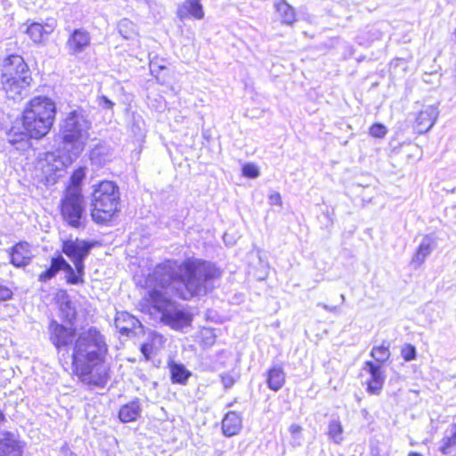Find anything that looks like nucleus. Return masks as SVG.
I'll return each instance as SVG.
<instances>
[{
	"label": "nucleus",
	"mask_w": 456,
	"mask_h": 456,
	"mask_svg": "<svg viewBox=\"0 0 456 456\" xmlns=\"http://www.w3.org/2000/svg\"><path fill=\"white\" fill-rule=\"evenodd\" d=\"M221 275L220 268L200 258L187 257L182 262L165 259L145 276L148 290L139 302V310L151 317L159 316L174 330H183L191 326L193 314L178 307L168 291L183 300L206 295L213 290V281Z\"/></svg>",
	"instance_id": "nucleus-1"
},
{
	"label": "nucleus",
	"mask_w": 456,
	"mask_h": 456,
	"mask_svg": "<svg viewBox=\"0 0 456 456\" xmlns=\"http://www.w3.org/2000/svg\"><path fill=\"white\" fill-rule=\"evenodd\" d=\"M49 340L58 352L71 346V375L90 387H104L110 378L106 364L109 346L101 330L91 326L77 333L73 325L66 326L56 320L48 325Z\"/></svg>",
	"instance_id": "nucleus-2"
},
{
	"label": "nucleus",
	"mask_w": 456,
	"mask_h": 456,
	"mask_svg": "<svg viewBox=\"0 0 456 456\" xmlns=\"http://www.w3.org/2000/svg\"><path fill=\"white\" fill-rule=\"evenodd\" d=\"M57 115L55 102L47 95L38 94L25 103L20 120L22 129L12 126L7 132L8 142L19 149L31 140L45 138L53 128Z\"/></svg>",
	"instance_id": "nucleus-3"
},
{
	"label": "nucleus",
	"mask_w": 456,
	"mask_h": 456,
	"mask_svg": "<svg viewBox=\"0 0 456 456\" xmlns=\"http://www.w3.org/2000/svg\"><path fill=\"white\" fill-rule=\"evenodd\" d=\"M121 212L120 191L116 183L102 180L96 183L90 197V216L100 226H110Z\"/></svg>",
	"instance_id": "nucleus-4"
},
{
	"label": "nucleus",
	"mask_w": 456,
	"mask_h": 456,
	"mask_svg": "<svg viewBox=\"0 0 456 456\" xmlns=\"http://www.w3.org/2000/svg\"><path fill=\"white\" fill-rule=\"evenodd\" d=\"M33 83L30 69L21 55H7L2 63L1 88L10 99H22L23 92Z\"/></svg>",
	"instance_id": "nucleus-5"
},
{
	"label": "nucleus",
	"mask_w": 456,
	"mask_h": 456,
	"mask_svg": "<svg viewBox=\"0 0 456 456\" xmlns=\"http://www.w3.org/2000/svg\"><path fill=\"white\" fill-rule=\"evenodd\" d=\"M86 199L84 194L64 192L58 205L61 220L74 229H85L87 220L86 214Z\"/></svg>",
	"instance_id": "nucleus-6"
},
{
	"label": "nucleus",
	"mask_w": 456,
	"mask_h": 456,
	"mask_svg": "<svg viewBox=\"0 0 456 456\" xmlns=\"http://www.w3.org/2000/svg\"><path fill=\"white\" fill-rule=\"evenodd\" d=\"M91 126L90 120L80 111L71 110L63 119L61 126V142L72 147L84 145L89 137L88 131Z\"/></svg>",
	"instance_id": "nucleus-7"
},
{
	"label": "nucleus",
	"mask_w": 456,
	"mask_h": 456,
	"mask_svg": "<svg viewBox=\"0 0 456 456\" xmlns=\"http://www.w3.org/2000/svg\"><path fill=\"white\" fill-rule=\"evenodd\" d=\"M96 240H65L61 244V252L66 255L73 264L85 265L84 261L93 248L98 245Z\"/></svg>",
	"instance_id": "nucleus-8"
},
{
	"label": "nucleus",
	"mask_w": 456,
	"mask_h": 456,
	"mask_svg": "<svg viewBox=\"0 0 456 456\" xmlns=\"http://www.w3.org/2000/svg\"><path fill=\"white\" fill-rule=\"evenodd\" d=\"M439 116V110L436 105H424L418 110L411 123L413 133L416 135H422L428 133L436 124Z\"/></svg>",
	"instance_id": "nucleus-9"
},
{
	"label": "nucleus",
	"mask_w": 456,
	"mask_h": 456,
	"mask_svg": "<svg viewBox=\"0 0 456 456\" xmlns=\"http://www.w3.org/2000/svg\"><path fill=\"white\" fill-rule=\"evenodd\" d=\"M9 263L16 268L29 265L34 258L33 247L25 240L15 242L7 250Z\"/></svg>",
	"instance_id": "nucleus-10"
},
{
	"label": "nucleus",
	"mask_w": 456,
	"mask_h": 456,
	"mask_svg": "<svg viewBox=\"0 0 456 456\" xmlns=\"http://www.w3.org/2000/svg\"><path fill=\"white\" fill-rule=\"evenodd\" d=\"M362 368L370 375L365 383L366 392L369 395H379L383 390L386 379L385 371L382 367L373 361L369 360L363 363Z\"/></svg>",
	"instance_id": "nucleus-11"
},
{
	"label": "nucleus",
	"mask_w": 456,
	"mask_h": 456,
	"mask_svg": "<svg viewBox=\"0 0 456 456\" xmlns=\"http://www.w3.org/2000/svg\"><path fill=\"white\" fill-rule=\"evenodd\" d=\"M54 29L55 20L51 19L45 23L37 21L28 23L24 33L34 45H41L47 40Z\"/></svg>",
	"instance_id": "nucleus-12"
},
{
	"label": "nucleus",
	"mask_w": 456,
	"mask_h": 456,
	"mask_svg": "<svg viewBox=\"0 0 456 456\" xmlns=\"http://www.w3.org/2000/svg\"><path fill=\"white\" fill-rule=\"evenodd\" d=\"M25 443L11 431L0 436V456H24Z\"/></svg>",
	"instance_id": "nucleus-13"
},
{
	"label": "nucleus",
	"mask_w": 456,
	"mask_h": 456,
	"mask_svg": "<svg viewBox=\"0 0 456 456\" xmlns=\"http://www.w3.org/2000/svg\"><path fill=\"white\" fill-rule=\"evenodd\" d=\"M61 318L73 324L77 319V311L70 296L65 289H59L54 297Z\"/></svg>",
	"instance_id": "nucleus-14"
},
{
	"label": "nucleus",
	"mask_w": 456,
	"mask_h": 456,
	"mask_svg": "<svg viewBox=\"0 0 456 456\" xmlns=\"http://www.w3.org/2000/svg\"><path fill=\"white\" fill-rule=\"evenodd\" d=\"M66 44L69 52L77 55L91 45L90 33L84 28H76L69 36Z\"/></svg>",
	"instance_id": "nucleus-15"
},
{
	"label": "nucleus",
	"mask_w": 456,
	"mask_h": 456,
	"mask_svg": "<svg viewBox=\"0 0 456 456\" xmlns=\"http://www.w3.org/2000/svg\"><path fill=\"white\" fill-rule=\"evenodd\" d=\"M175 14L180 20H184L189 18L202 20L205 13L201 0H184L178 5Z\"/></svg>",
	"instance_id": "nucleus-16"
},
{
	"label": "nucleus",
	"mask_w": 456,
	"mask_h": 456,
	"mask_svg": "<svg viewBox=\"0 0 456 456\" xmlns=\"http://www.w3.org/2000/svg\"><path fill=\"white\" fill-rule=\"evenodd\" d=\"M265 376L267 387L273 392L280 391L284 387L287 379L283 367L279 364L271 366Z\"/></svg>",
	"instance_id": "nucleus-17"
},
{
	"label": "nucleus",
	"mask_w": 456,
	"mask_h": 456,
	"mask_svg": "<svg viewBox=\"0 0 456 456\" xmlns=\"http://www.w3.org/2000/svg\"><path fill=\"white\" fill-rule=\"evenodd\" d=\"M165 337L156 331L151 332L148 337V341L142 344L140 351L142 354L144 360H151V356L165 347Z\"/></svg>",
	"instance_id": "nucleus-18"
},
{
	"label": "nucleus",
	"mask_w": 456,
	"mask_h": 456,
	"mask_svg": "<svg viewBox=\"0 0 456 456\" xmlns=\"http://www.w3.org/2000/svg\"><path fill=\"white\" fill-rule=\"evenodd\" d=\"M142 408L138 398L121 405L118 410V419L122 423L134 422L141 417Z\"/></svg>",
	"instance_id": "nucleus-19"
},
{
	"label": "nucleus",
	"mask_w": 456,
	"mask_h": 456,
	"mask_svg": "<svg viewBox=\"0 0 456 456\" xmlns=\"http://www.w3.org/2000/svg\"><path fill=\"white\" fill-rule=\"evenodd\" d=\"M242 427L240 416L233 411H228L222 420V430L227 436L237 435Z\"/></svg>",
	"instance_id": "nucleus-20"
},
{
	"label": "nucleus",
	"mask_w": 456,
	"mask_h": 456,
	"mask_svg": "<svg viewBox=\"0 0 456 456\" xmlns=\"http://www.w3.org/2000/svg\"><path fill=\"white\" fill-rule=\"evenodd\" d=\"M64 264L62 266V270L66 272L65 281L67 284H84L85 283V265H77L74 264L75 268H73L70 264H69L64 259Z\"/></svg>",
	"instance_id": "nucleus-21"
},
{
	"label": "nucleus",
	"mask_w": 456,
	"mask_h": 456,
	"mask_svg": "<svg viewBox=\"0 0 456 456\" xmlns=\"http://www.w3.org/2000/svg\"><path fill=\"white\" fill-rule=\"evenodd\" d=\"M274 7L282 24L292 25L296 21L295 10L285 0H278Z\"/></svg>",
	"instance_id": "nucleus-22"
},
{
	"label": "nucleus",
	"mask_w": 456,
	"mask_h": 456,
	"mask_svg": "<svg viewBox=\"0 0 456 456\" xmlns=\"http://www.w3.org/2000/svg\"><path fill=\"white\" fill-rule=\"evenodd\" d=\"M86 177L85 167H77L73 170L69 183L64 188V192L83 194L82 183Z\"/></svg>",
	"instance_id": "nucleus-23"
},
{
	"label": "nucleus",
	"mask_w": 456,
	"mask_h": 456,
	"mask_svg": "<svg viewBox=\"0 0 456 456\" xmlns=\"http://www.w3.org/2000/svg\"><path fill=\"white\" fill-rule=\"evenodd\" d=\"M170 379L174 384L185 385L191 373L183 364L177 362H169Z\"/></svg>",
	"instance_id": "nucleus-24"
},
{
	"label": "nucleus",
	"mask_w": 456,
	"mask_h": 456,
	"mask_svg": "<svg viewBox=\"0 0 456 456\" xmlns=\"http://www.w3.org/2000/svg\"><path fill=\"white\" fill-rule=\"evenodd\" d=\"M63 265H65L64 258L61 256H53L50 266L38 274V281L40 282H46L53 279L62 270Z\"/></svg>",
	"instance_id": "nucleus-25"
},
{
	"label": "nucleus",
	"mask_w": 456,
	"mask_h": 456,
	"mask_svg": "<svg viewBox=\"0 0 456 456\" xmlns=\"http://www.w3.org/2000/svg\"><path fill=\"white\" fill-rule=\"evenodd\" d=\"M370 356L374 359V362L382 365L389 359L390 350L389 344L383 342L381 345L373 346L370 351Z\"/></svg>",
	"instance_id": "nucleus-26"
},
{
	"label": "nucleus",
	"mask_w": 456,
	"mask_h": 456,
	"mask_svg": "<svg viewBox=\"0 0 456 456\" xmlns=\"http://www.w3.org/2000/svg\"><path fill=\"white\" fill-rule=\"evenodd\" d=\"M431 250L432 244L430 241L421 242L419 245L411 261L417 265H421L424 262L426 256L430 254Z\"/></svg>",
	"instance_id": "nucleus-27"
},
{
	"label": "nucleus",
	"mask_w": 456,
	"mask_h": 456,
	"mask_svg": "<svg viewBox=\"0 0 456 456\" xmlns=\"http://www.w3.org/2000/svg\"><path fill=\"white\" fill-rule=\"evenodd\" d=\"M328 436L335 443H340L343 439V427L339 420H332L328 427Z\"/></svg>",
	"instance_id": "nucleus-28"
},
{
	"label": "nucleus",
	"mask_w": 456,
	"mask_h": 456,
	"mask_svg": "<svg viewBox=\"0 0 456 456\" xmlns=\"http://www.w3.org/2000/svg\"><path fill=\"white\" fill-rule=\"evenodd\" d=\"M199 344L202 347H208L215 344L216 342V335L213 330L208 328H203L200 330L199 333Z\"/></svg>",
	"instance_id": "nucleus-29"
},
{
	"label": "nucleus",
	"mask_w": 456,
	"mask_h": 456,
	"mask_svg": "<svg viewBox=\"0 0 456 456\" xmlns=\"http://www.w3.org/2000/svg\"><path fill=\"white\" fill-rule=\"evenodd\" d=\"M454 446H456V423L453 425V431L452 435L443 438L442 445L439 450L443 454L446 455Z\"/></svg>",
	"instance_id": "nucleus-30"
},
{
	"label": "nucleus",
	"mask_w": 456,
	"mask_h": 456,
	"mask_svg": "<svg viewBox=\"0 0 456 456\" xmlns=\"http://www.w3.org/2000/svg\"><path fill=\"white\" fill-rule=\"evenodd\" d=\"M369 134L376 139H383L387 134V128L379 122L373 123L368 130Z\"/></svg>",
	"instance_id": "nucleus-31"
},
{
	"label": "nucleus",
	"mask_w": 456,
	"mask_h": 456,
	"mask_svg": "<svg viewBox=\"0 0 456 456\" xmlns=\"http://www.w3.org/2000/svg\"><path fill=\"white\" fill-rule=\"evenodd\" d=\"M241 173L243 176L250 179H255L260 175L258 167L254 163H245L241 167Z\"/></svg>",
	"instance_id": "nucleus-32"
},
{
	"label": "nucleus",
	"mask_w": 456,
	"mask_h": 456,
	"mask_svg": "<svg viewBox=\"0 0 456 456\" xmlns=\"http://www.w3.org/2000/svg\"><path fill=\"white\" fill-rule=\"evenodd\" d=\"M401 355L406 362L412 361L416 358V349L413 345L406 344L401 348Z\"/></svg>",
	"instance_id": "nucleus-33"
},
{
	"label": "nucleus",
	"mask_w": 456,
	"mask_h": 456,
	"mask_svg": "<svg viewBox=\"0 0 456 456\" xmlns=\"http://www.w3.org/2000/svg\"><path fill=\"white\" fill-rule=\"evenodd\" d=\"M167 70V68L164 64H159L158 62H152L151 64V73L154 74L156 79L159 83H165V75H162V71Z\"/></svg>",
	"instance_id": "nucleus-34"
},
{
	"label": "nucleus",
	"mask_w": 456,
	"mask_h": 456,
	"mask_svg": "<svg viewBox=\"0 0 456 456\" xmlns=\"http://www.w3.org/2000/svg\"><path fill=\"white\" fill-rule=\"evenodd\" d=\"M12 297V289L6 285L0 284V302L10 300Z\"/></svg>",
	"instance_id": "nucleus-35"
},
{
	"label": "nucleus",
	"mask_w": 456,
	"mask_h": 456,
	"mask_svg": "<svg viewBox=\"0 0 456 456\" xmlns=\"http://www.w3.org/2000/svg\"><path fill=\"white\" fill-rule=\"evenodd\" d=\"M221 381L225 388H230L234 385L235 379L229 373H224L221 375Z\"/></svg>",
	"instance_id": "nucleus-36"
},
{
	"label": "nucleus",
	"mask_w": 456,
	"mask_h": 456,
	"mask_svg": "<svg viewBox=\"0 0 456 456\" xmlns=\"http://www.w3.org/2000/svg\"><path fill=\"white\" fill-rule=\"evenodd\" d=\"M269 201H270V204L273 206H278V207L282 206L281 196L279 192L271 193L269 195Z\"/></svg>",
	"instance_id": "nucleus-37"
},
{
	"label": "nucleus",
	"mask_w": 456,
	"mask_h": 456,
	"mask_svg": "<svg viewBox=\"0 0 456 456\" xmlns=\"http://www.w3.org/2000/svg\"><path fill=\"white\" fill-rule=\"evenodd\" d=\"M99 102L103 104L105 108L112 109L114 106L113 102H111L108 97L102 95L99 97Z\"/></svg>",
	"instance_id": "nucleus-38"
},
{
	"label": "nucleus",
	"mask_w": 456,
	"mask_h": 456,
	"mask_svg": "<svg viewBox=\"0 0 456 456\" xmlns=\"http://www.w3.org/2000/svg\"><path fill=\"white\" fill-rule=\"evenodd\" d=\"M302 427L298 424H292L289 430L292 435L299 434L302 431Z\"/></svg>",
	"instance_id": "nucleus-39"
},
{
	"label": "nucleus",
	"mask_w": 456,
	"mask_h": 456,
	"mask_svg": "<svg viewBox=\"0 0 456 456\" xmlns=\"http://www.w3.org/2000/svg\"><path fill=\"white\" fill-rule=\"evenodd\" d=\"M118 331L125 336H129L132 333V330L126 327H118Z\"/></svg>",
	"instance_id": "nucleus-40"
},
{
	"label": "nucleus",
	"mask_w": 456,
	"mask_h": 456,
	"mask_svg": "<svg viewBox=\"0 0 456 456\" xmlns=\"http://www.w3.org/2000/svg\"><path fill=\"white\" fill-rule=\"evenodd\" d=\"M129 25H132V23L128 20H125L119 25V31L120 33L123 32V28H127Z\"/></svg>",
	"instance_id": "nucleus-41"
},
{
	"label": "nucleus",
	"mask_w": 456,
	"mask_h": 456,
	"mask_svg": "<svg viewBox=\"0 0 456 456\" xmlns=\"http://www.w3.org/2000/svg\"><path fill=\"white\" fill-rule=\"evenodd\" d=\"M6 422V416L3 411L0 410V427Z\"/></svg>",
	"instance_id": "nucleus-42"
},
{
	"label": "nucleus",
	"mask_w": 456,
	"mask_h": 456,
	"mask_svg": "<svg viewBox=\"0 0 456 456\" xmlns=\"http://www.w3.org/2000/svg\"><path fill=\"white\" fill-rule=\"evenodd\" d=\"M60 362L62 364V366L68 364V357L63 354L62 357H60Z\"/></svg>",
	"instance_id": "nucleus-43"
},
{
	"label": "nucleus",
	"mask_w": 456,
	"mask_h": 456,
	"mask_svg": "<svg viewBox=\"0 0 456 456\" xmlns=\"http://www.w3.org/2000/svg\"><path fill=\"white\" fill-rule=\"evenodd\" d=\"M370 456H381L379 450L375 448Z\"/></svg>",
	"instance_id": "nucleus-44"
},
{
	"label": "nucleus",
	"mask_w": 456,
	"mask_h": 456,
	"mask_svg": "<svg viewBox=\"0 0 456 456\" xmlns=\"http://www.w3.org/2000/svg\"><path fill=\"white\" fill-rule=\"evenodd\" d=\"M408 456H422L420 453L419 452H411L409 453Z\"/></svg>",
	"instance_id": "nucleus-45"
},
{
	"label": "nucleus",
	"mask_w": 456,
	"mask_h": 456,
	"mask_svg": "<svg viewBox=\"0 0 456 456\" xmlns=\"http://www.w3.org/2000/svg\"><path fill=\"white\" fill-rule=\"evenodd\" d=\"M123 37H124L125 38H128V37H129V36H128V35H123Z\"/></svg>",
	"instance_id": "nucleus-46"
},
{
	"label": "nucleus",
	"mask_w": 456,
	"mask_h": 456,
	"mask_svg": "<svg viewBox=\"0 0 456 456\" xmlns=\"http://www.w3.org/2000/svg\"><path fill=\"white\" fill-rule=\"evenodd\" d=\"M168 74H169V71H167V75H166V74H164V75H165V77H168Z\"/></svg>",
	"instance_id": "nucleus-47"
}]
</instances>
